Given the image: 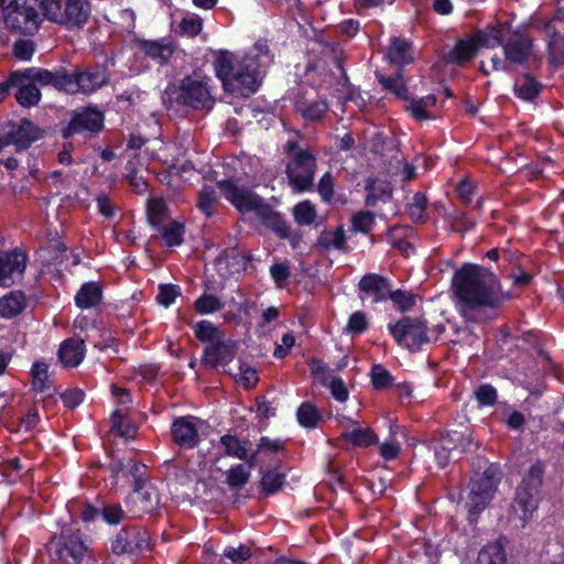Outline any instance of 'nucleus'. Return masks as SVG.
<instances>
[{
    "instance_id": "64",
    "label": "nucleus",
    "mask_w": 564,
    "mask_h": 564,
    "mask_svg": "<svg viewBox=\"0 0 564 564\" xmlns=\"http://www.w3.org/2000/svg\"><path fill=\"white\" fill-rule=\"evenodd\" d=\"M218 262H226L227 265L237 264L238 267H246L247 259L240 254L236 249H226L218 257Z\"/></svg>"
},
{
    "instance_id": "31",
    "label": "nucleus",
    "mask_w": 564,
    "mask_h": 564,
    "mask_svg": "<svg viewBox=\"0 0 564 564\" xmlns=\"http://www.w3.org/2000/svg\"><path fill=\"white\" fill-rule=\"evenodd\" d=\"M366 189L368 192L366 196V205L375 207L379 200H388L391 198L392 188L391 186L381 181L368 180Z\"/></svg>"
},
{
    "instance_id": "53",
    "label": "nucleus",
    "mask_w": 564,
    "mask_h": 564,
    "mask_svg": "<svg viewBox=\"0 0 564 564\" xmlns=\"http://www.w3.org/2000/svg\"><path fill=\"white\" fill-rule=\"evenodd\" d=\"M448 220L454 231L466 232L470 230L475 221L470 219L465 213L455 210L448 216Z\"/></svg>"
},
{
    "instance_id": "56",
    "label": "nucleus",
    "mask_w": 564,
    "mask_h": 564,
    "mask_svg": "<svg viewBox=\"0 0 564 564\" xmlns=\"http://www.w3.org/2000/svg\"><path fill=\"white\" fill-rule=\"evenodd\" d=\"M124 511L120 505L109 503L101 509V517L108 524H118L124 519Z\"/></svg>"
},
{
    "instance_id": "39",
    "label": "nucleus",
    "mask_w": 564,
    "mask_h": 564,
    "mask_svg": "<svg viewBox=\"0 0 564 564\" xmlns=\"http://www.w3.org/2000/svg\"><path fill=\"white\" fill-rule=\"evenodd\" d=\"M247 443L248 441L241 442L237 436L230 434L220 437V444L224 446L226 455L238 459L247 458Z\"/></svg>"
},
{
    "instance_id": "20",
    "label": "nucleus",
    "mask_w": 564,
    "mask_h": 564,
    "mask_svg": "<svg viewBox=\"0 0 564 564\" xmlns=\"http://www.w3.org/2000/svg\"><path fill=\"white\" fill-rule=\"evenodd\" d=\"M19 73V80H31L33 84L52 85L57 89L66 91L67 73L50 72L42 68H26L24 70H15Z\"/></svg>"
},
{
    "instance_id": "15",
    "label": "nucleus",
    "mask_w": 564,
    "mask_h": 564,
    "mask_svg": "<svg viewBox=\"0 0 564 564\" xmlns=\"http://www.w3.org/2000/svg\"><path fill=\"white\" fill-rule=\"evenodd\" d=\"M104 127V115L96 108H83L74 112L68 126L63 129V137L68 139L73 134L88 132H98Z\"/></svg>"
},
{
    "instance_id": "49",
    "label": "nucleus",
    "mask_w": 564,
    "mask_h": 564,
    "mask_svg": "<svg viewBox=\"0 0 564 564\" xmlns=\"http://www.w3.org/2000/svg\"><path fill=\"white\" fill-rule=\"evenodd\" d=\"M371 381L376 389H386L393 382L391 373L381 365L371 368Z\"/></svg>"
},
{
    "instance_id": "38",
    "label": "nucleus",
    "mask_w": 564,
    "mask_h": 564,
    "mask_svg": "<svg viewBox=\"0 0 564 564\" xmlns=\"http://www.w3.org/2000/svg\"><path fill=\"white\" fill-rule=\"evenodd\" d=\"M426 206V196L419 192L413 195L411 202L408 204L406 212L413 221L425 223L427 219Z\"/></svg>"
},
{
    "instance_id": "40",
    "label": "nucleus",
    "mask_w": 564,
    "mask_h": 564,
    "mask_svg": "<svg viewBox=\"0 0 564 564\" xmlns=\"http://www.w3.org/2000/svg\"><path fill=\"white\" fill-rule=\"evenodd\" d=\"M296 415H297L299 423L302 426H305L308 429L316 427L318 422L322 419V415H321L318 409L310 402L302 403L297 410Z\"/></svg>"
},
{
    "instance_id": "46",
    "label": "nucleus",
    "mask_w": 564,
    "mask_h": 564,
    "mask_svg": "<svg viewBox=\"0 0 564 564\" xmlns=\"http://www.w3.org/2000/svg\"><path fill=\"white\" fill-rule=\"evenodd\" d=\"M194 306L199 314H210L220 311L224 303L213 294H203L195 301Z\"/></svg>"
},
{
    "instance_id": "35",
    "label": "nucleus",
    "mask_w": 564,
    "mask_h": 564,
    "mask_svg": "<svg viewBox=\"0 0 564 564\" xmlns=\"http://www.w3.org/2000/svg\"><path fill=\"white\" fill-rule=\"evenodd\" d=\"M147 217L152 227H160L167 217V207L162 198H150L147 205Z\"/></svg>"
},
{
    "instance_id": "57",
    "label": "nucleus",
    "mask_w": 564,
    "mask_h": 564,
    "mask_svg": "<svg viewBox=\"0 0 564 564\" xmlns=\"http://www.w3.org/2000/svg\"><path fill=\"white\" fill-rule=\"evenodd\" d=\"M224 555L231 560L236 564H241L251 556V550L249 546L241 544L237 547L227 546L224 550Z\"/></svg>"
},
{
    "instance_id": "4",
    "label": "nucleus",
    "mask_w": 564,
    "mask_h": 564,
    "mask_svg": "<svg viewBox=\"0 0 564 564\" xmlns=\"http://www.w3.org/2000/svg\"><path fill=\"white\" fill-rule=\"evenodd\" d=\"M218 188L239 212H254L265 226L275 231L281 238H288L291 229L282 218L260 196L246 186H240L236 181L223 180L217 183Z\"/></svg>"
},
{
    "instance_id": "10",
    "label": "nucleus",
    "mask_w": 564,
    "mask_h": 564,
    "mask_svg": "<svg viewBox=\"0 0 564 564\" xmlns=\"http://www.w3.org/2000/svg\"><path fill=\"white\" fill-rule=\"evenodd\" d=\"M44 15L53 22L76 28L84 25L90 14L88 0H42Z\"/></svg>"
},
{
    "instance_id": "25",
    "label": "nucleus",
    "mask_w": 564,
    "mask_h": 564,
    "mask_svg": "<svg viewBox=\"0 0 564 564\" xmlns=\"http://www.w3.org/2000/svg\"><path fill=\"white\" fill-rule=\"evenodd\" d=\"M460 436L457 433H447L442 436L434 445V455L437 464L441 467H445L451 460L458 459L454 455L455 446Z\"/></svg>"
},
{
    "instance_id": "3",
    "label": "nucleus",
    "mask_w": 564,
    "mask_h": 564,
    "mask_svg": "<svg viewBox=\"0 0 564 564\" xmlns=\"http://www.w3.org/2000/svg\"><path fill=\"white\" fill-rule=\"evenodd\" d=\"M260 61L250 54L238 57L229 52H220L215 69L224 89L238 97H248L260 85Z\"/></svg>"
},
{
    "instance_id": "55",
    "label": "nucleus",
    "mask_w": 564,
    "mask_h": 564,
    "mask_svg": "<svg viewBox=\"0 0 564 564\" xmlns=\"http://www.w3.org/2000/svg\"><path fill=\"white\" fill-rule=\"evenodd\" d=\"M33 387L36 391L43 392L46 389L47 365L44 362H35L32 367Z\"/></svg>"
},
{
    "instance_id": "47",
    "label": "nucleus",
    "mask_w": 564,
    "mask_h": 564,
    "mask_svg": "<svg viewBox=\"0 0 564 564\" xmlns=\"http://www.w3.org/2000/svg\"><path fill=\"white\" fill-rule=\"evenodd\" d=\"M284 481V475L275 470H267L261 478V488L268 495L278 491Z\"/></svg>"
},
{
    "instance_id": "16",
    "label": "nucleus",
    "mask_w": 564,
    "mask_h": 564,
    "mask_svg": "<svg viewBox=\"0 0 564 564\" xmlns=\"http://www.w3.org/2000/svg\"><path fill=\"white\" fill-rule=\"evenodd\" d=\"M107 82L106 70L100 68L67 74L66 91L89 94L102 87Z\"/></svg>"
},
{
    "instance_id": "28",
    "label": "nucleus",
    "mask_w": 564,
    "mask_h": 564,
    "mask_svg": "<svg viewBox=\"0 0 564 564\" xmlns=\"http://www.w3.org/2000/svg\"><path fill=\"white\" fill-rule=\"evenodd\" d=\"M101 288L96 282L83 284L75 296V303L80 308H90L96 306L101 300Z\"/></svg>"
},
{
    "instance_id": "18",
    "label": "nucleus",
    "mask_w": 564,
    "mask_h": 564,
    "mask_svg": "<svg viewBox=\"0 0 564 564\" xmlns=\"http://www.w3.org/2000/svg\"><path fill=\"white\" fill-rule=\"evenodd\" d=\"M391 288L390 280L377 273L364 275L358 283L360 299L362 301L370 300L371 303L387 301Z\"/></svg>"
},
{
    "instance_id": "27",
    "label": "nucleus",
    "mask_w": 564,
    "mask_h": 564,
    "mask_svg": "<svg viewBox=\"0 0 564 564\" xmlns=\"http://www.w3.org/2000/svg\"><path fill=\"white\" fill-rule=\"evenodd\" d=\"M477 564H507L505 539H498L482 547L477 557Z\"/></svg>"
},
{
    "instance_id": "33",
    "label": "nucleus",
    "mask_w": 564,
    "mask_h": 564,
    "mask_svg": "<svg viewBox=\"0 0 564 564\" xmlns=\"http://www.w3.org/2000/svg\"><path fill=\"white\" fill-rule=\"evenodd\" d=\"M380 85L390 93L394 94L398 98L409 100V93L404 83L401 72H398L395 76L387 77L383 75H377Z\"/></svg>"
},
{
    "instance_id": "37",
    "label": "nucleus",
    "mask_w": 564,
    "mask_h": 564,
    "mask_svg": "<svg viewBox=\"0 0 564 564\" xmlns=\"http://www.w3.org/2000/svg\"><path fill=\"white\" fill-rule=\"evenodd\" d=\"M343 436L359 447H366L377 442V436L369 427H354L344 432Z\"/></svg>"
},
{
    "instance_id": "21",
    "label": "nucleus",
    "mask_w": 564,
    "mask_h": 564,
    "mask_svg": "<svg viewBox=\"0 0 564 564\" xmlns=\"http://www.w3.org/2000/svg\"><path fill=\"white\" fill-rule=\"evenodd\" d=\"M173 441L183 448H194L199 442L198 430L189 417L176 419L171 427Z\"/></svg>"
},
{
    "instance_id": "30",
    "label": "nucleus",
    "mask_w": 564,
    "mask_h": 564,
    "mask_svg": "<svg viewBox=\"0 0 564 564\" xmlns=\"http://www.w3.org/2000/svg\"><path fill=\"white\" fill-rule=\"evenodd\" d=\"M387 56L391 63L397 65L409 64L413 59L411 56L410 43L399 37H394L391 40V44L389 45Z\"/></svg>"
},
{
    "instance_id": "63",
    "label": "nucleus",
    "mask_w": 564,
    "mask_h": 564,
    "mask_svg": "<svg viewBox=\"0 0 564 564\" xmlns=\"http://www.w3.org/2000/svg\"><path fill=\"white\" fill-rule=\"evenodd\" d=\"M237 381L242 383L246 388L254 386L258 381L257 371L249 367L247 364H240L239 375H236Z\"/></svg>"
},
{
    "instance_id": "8",
    "label": "nucleus",
    "mask_w": 564,
    "mask_h": 564,
    "mask_svg": "<svg viewBox=\"0 0 564 564\" xmlns=\"http://www.w3.org/2000/svg\"><path fill=\"white\" fill-rule=\"evenodd\" d=\"M500 481L501 471L496 465H489L482 473H477L473 476L465 502L470 516H477L487 508Z\"/></svg>"
},
{
    "instance_id": "1",
    "label": "nucleus",
    "mask_w": 564,
    "mask_h": 564,
    "mask_svg": "<svg viewBox=\"0 0 564 564\" xmlns=\"http://www.w3.org/2000/svg\"><path fill=\"white\" fill-rule=\"evenodd\" d=\"M498 45H502L505 56L511 65H523L532 53L530 37L519 31H511L508 23H498L476 31L469 39L458 41L448 53V61L459 64L470 59L480 47Z\"/></svg>"
},
{
    "instance_id": "23",
    "label": "nucleus",
    "mask_w": 564,
    "mask_h": 564,
    "mask_svg": "<svg viewBox=\"0 0 564 564\" xmlns=\"http://www.w3.org/2000/svg\"><path fill=\"white\" fill-rule=\"evenodd\" d=\"M132 499L138 505V511L144 513L152 512L160 503L158 489L149 482L134 486Z\"/></svg>"
},
{
    "instance_id": "26",
    "label": "nucleus",
    "mask_w": 564,
    "mask_h": 564,
    "mask_svg": "<svg viewBox=\"0 0 564 564\" xmlns=\"http://www.w3.org/2000/svg\"><path fill=\"white\" fill-rule=\"evenodd\" d=\"M26 306V297L20 291H11L0 299V315L11 318L19 315Z\"/></svg>"
},
{
    "instance_id": "41",
    "label": "nucleus",
    "mask_w": 564,
    "mask_h": 564,
    "mask_svg": "<svg viewBox=\"0 0 564 564\" xmlns=\"http://www.w3.org/2000/svg\"><path fill=\"white\" fill-rule=\"evenodd\" d=\"M250 471L246 465L238 464L227 471L226 482L231 489H241L249 480Z\"/></svg>"
},
{
    "instance_id": "22",
    "label": "nucleus",
    "mask_w": 564,
    "mask_h": 564,
    "mask_svg": "<svg viewBox=\"0 0 564 564\" xmlns=\"http://www.w3.org/2000/svg\"><path fill=\"white\" fill-rule=\"evenodd\" d=\"M85 356V343L80 338H68L61 344L58 358L64 367L78 366Z\"/></svg>"
},
{
    "instance_id": "58",
    "label": "nucleus",
    "mask_w": 564,
    "mask_h": 564,
    "mask_svg": "<svg viewBox=\"0 0 564 564\" xmlns=\"http://www.w3.org/2000/svg\"><path fill=\"white\" fill-rule=\"evenodd\" d=\"M203 21L197 17H186L180 23V31L182 34L195 36L200 33Z\"/></svg>"
},
{
    "instance_id": "9",
    "label": "nucleus",
    "mask_w": 564,
    "mask_h": 564,
    "mask_svg": "<svg viewBox=\"0 0 564 564\" xmlns=\"http://www.w3.org/2000/svg\"><path fill=\"white\" fill-rule=\"evenodd\" d=\"M39 9L43 10L42 0H2L7 28L24 34H32L37 30Z\"/></svg>"
},
{
    "instance_id": "17",
    "label": "nucleus",
    "mask_w": 564,
    "mask_h": 564,
    "mask_svg": "<svg viewBox=\"0 0 564 564\" xmlns=\"http://www.w3.org/2000/svg\"><path fill=\"white\" fill-rule=\"evenodd\" d=\"M237 350L238 343L225 336L212 345H206L203 351L202 364L210 369L220 365H228L235 359Z\"/></svg>"
},
{
    "instance_id": "42",
    "label": "nucleus",
    "mask_w": 564,
    "mask_h": 564,
    "mask_svg": "<svg viewBox=\"0 0 564 564\" xmlns=\"http://www.w3.org/2000/svg\"><path fill=\"white\" fill-rule=\"evenodd\" d=\"M161 235L167 246H180L183 242L184 227L177 221H170L161 227Z\"/></svg>"
},
{
    "instance_id": "32",
    "label": "nucleus",
    "mask_w": 564,
    "mask_h": 564,
    "mask_svg": "<svg viewBox=\"0 0 564 564\" xmlns=\"http://www.w3.org/2000/svg\"><path fill=\"white\" fill-rule=\"evenodd\" d=\"M12 87H18L15 98L24 107L35 106L41 98L39 88L31 80H19Z\"/></svg>"
},
{
    "instance_id": "34",
    "label": "nucleus",
    "mask_w": 564,
    "mask_h": 564,
    "mask_svg": "<svg viewBox=\"0 0 564 564\" xmlns=\"http://www.w3.org/2000/svg\"><path fill=\"white\" fill-rule=\"evenodd\" d=\"M194 333L197 339L206 345H212L225 337V334L209 321L198 322L194 326Z\"/></svg>"
},
{
    "instance_id": "44",
    "label": "nucleus",
    "mask_w": 564,
    "mask_h": 564,
    "mask_svg": "<svg viewBox=\"0 0 564 564\" xmlns=\"http://www.w3.org/2000/svg\"><path fill=\"white\" fill-rule=\"evenodd\" d=\"M216 203L217 194L215 189L210 186H204L198 193L197 207L199 210L207 217H210L214 214Z\"/></svg>"
},
{
    "instance_id": "51",
    "label": "nucleus",
    "mask_w": 564,
    "mask_h": 564,
    "mask_svg": "<svg viewBox=\"0 0 564 564\" xmlns=\"http://www.w3.org/2000/svg\"><path fill=\"white\" fill-rule=\"evenodd\" d=\"M451 433H457L460 436V440L457 441L455 449H453L454 455L457 456V458H460L463 454L474 453L477 451L478 444L474 442L469 433H464L459 431H452Z\"/></svg>"
},
{
    "instance_id": "61",
    "label": "nucleus",
    "mask_w": 564,
    "mask_h": 564,
    "mask_svg": "<svg viewBox=\"0 0 564 564\" xmlns=\"http://www.w3.org/2000/svg\"><path fill=\"white\" fill-rule=\"evenodd\" d=\"M270 274L278 288H283L286 280L291 276L290 268L285 263H274L271 265Z\"/></svg>"
},
{
    "instance_id": "60",
    "label": "nucleus",
    "mask_w": 564,
    "mask_h": 564,
    "mask_svg": "<svg viewBox=\"0 0 564 564\" xmlns=\"http://www.w3.org/2000/svg\"><path fill=\"white\" fill-rule=\"evenodd\" d=\"M480 405H494L497 401V391L489 384H482L475 391Z\"/></svg>"
},
{
    "instance_id": "2",
    "label": "nucleus",
    "mask_w": 564,
    "mask_h": 564,
    "mask_svg": "<svg viewBox=\"0 0 564 564\" xmlns=\"http://www.w3.org/2000/svg\"><path fill=\"white\" fill-rule=\"evenodd\" d=\"M452 286L463 315L480 307H497L510 300V292H503L497 276L488 269L466 263L455 271Z\"/></svg>"
},
{
    "instance_id": "12",
    "label": "nucleus",
    "mask_w": 564,
    "mask_h": 564,
    "mask_svg": "<svg viewBox=\"0 0 564 564\" xmlns=\"http://www.w3.org/2000/svg\"><path fill=\"white\" fill-rule=\"evenodd\" d=\"M111 549L117 555H139L150 549V533L143 527H124L115 536Z\"/></svg>"
},
{
    "instance_id": "50",
    "label": "nucleus",
    "mask_w": 564,
    "mask_h": 564,
    "mask_svg": "<svg viewBox=\"0 0 564 564\" xmlns=\"http://www.w3.org/2000/svg\"><path fill=\"white\" fill-rule=\"evenodd\" d=\"M375 224L373 214L370 212H359L352 216L351 228L356 232L367 234Z\"/></svg>"
},
{
    "instance_id": "6",
    "label": "nucleus",
    "mask_w": 564,
    "mask_h": 564,
    "mask_svg": "<svg viewBox=\"0 0 564 564\" xmlns=\"http://www.w3.org/2000/svg\"><path fill=\"white\" fill-rule=\"evenodd\" d=\"M210 78L186 76L177 86L167 87L163 94V102L171 110L185 107L193 110L208 111L215 105L212 95Z\"/></svg>"
},
{
    "instance_id": "48",
    "label": "nucleus",
    "mask_w": 564,
    "mask_h": 564,
    "mask_svg": "<svg viewBox=\"0 0 564 564\" xmlns=\"http://www.w3.org/2000/svg\"><path fill=\"white\" fill-rule=\"evenodd\" d=\"M112 429L116 430L120 436L126 438L134 437L137 434V427L127 422L124 415L120 411H115L112 413Z\"/></svg>"
},
{
    "instance_id": "11",
    "label": "nucleus",
    "mask_w": 564,
    "mask_h": 564,
    "mask_svg": "<svg viewBox=\"0 0 564 564\" xmlns=\"http://www.w3.org/2000/svg\"><path fill=\"white\" fill-rule=\"evenodd\" d=\"M389 329L397 343L410 350L431 341L426 324L417 318L403 317L394 325H389Z\"/></svg>"
},
{
    "instance_id": "24",
    "label": "nucleus",
    "mask_w": 564,
    "mask_h": 564,
    "mask_svg": "<svg viewBox=\"0 0 564 564\" xmlns=\"http://www.w3.org/2000/svg\"><path fill=\"white\" fill-rule=\"evenodd\" d=\"M139 44L148 57L159 62L160 64L167 63L174 53L173 43L165 39L160 41L141 40Z\"/></svg>"
},
{
    "instance_id": "43",
    "label": "nucleus",
    "mask_w": 564,
    "mask_h": 564,
    "mask_svg": "<svg viewBox=\"0 0 564 564\" xmlns=\"http://www.w3.org/2000/svg\"><path fill=\"white\" fill-rule=\"evenodd\" d=\"M328 105L325 100H314L310 104L301 102L297 105V110L301 115L308 120H318L327 111Z\"/></svg>"
},
{
    "instance_id": "5",
    "label": "nucleus",
    "mask_w": 564,
    "mask_h": 564,
    "mask_svg": "<svg viewBox=\"0 0 564 564\" xmlns=\"http://www.w3.org/2000/svg\"><path fill=\"white\" fill-rule=\"evenodd\" d=\"M544 473L545 464L541 460L534 462L517 487L507 517L513 528L523 529L536 511Z\"/></svg>"
},
{
    "instance_id": "19",
    "label": "nucleus",
    "mask_w": 564,
    "mask_h": 564,
    "mask_svg": "<svg viewBox=\"0 0 564 564\" xmlns=\"http://www.w3.org/2000/svg\"><path fill=\"white\" fill-rule=\"evenodd\" d=\"M26 267V256L18 250L0 254V284L11 285L22 276Z\"/></svg>"
},
{
    "instance_id": "13",
    "label": "nucleus",
    "mask_w": 564,
    "mask_h": 564,
    "mask_svg": "<svg viewBox=\"0 0 564 564\" xmlns=\"http://www.w3.org/2000/svg\"><path fill=\"white\" fill-rule=\"evenodd\" d=\"M50 553L57 560L67 562V557L78 564L87 551V546L77 533L66 535L64 532L58 540L53 539L48 543Z\"/></svg>"
},
{
    "instance_id": "62",
    "label": "nucleus",
    "mask_w": 564,
    "mask_h": 564,
    "mask_svg": "<svg viewBox=\"0 0 564 564\" xmlns=\"http://www.w3.org/2000/svg\"><path fill=\"white\" fill-rule=\"evenodd\" d=\"M180 294V289L176 285L166 284V285H160V291L156 296L158 302L165 307L171 305L176 296Z\"/></svg>"
},
{
    "instance_id": "29",
    "label": "nucleus",
    "mask_w": 564,
    "mask_h": 564,
    "mask_svg": "<svg viewBox=\"0 0 564 564\" xmlns=\"http://www.w3.org/2000/svg\"><path fill=\"white\" fill-rule=\"evenodd\" d=\"M541 88L542 85L530 74H523L514 83L516 95L525 101L534 100Z\"/></svg>"
},
{
    "instance_id": "36",
    "label": "nucleus",
    "mask_w": 564,
    "mask_h": 564,
    "mask_svg": "<svg viewBox=\"0 0 564 564\" xmlns=\"http://www.w3.org/2000/svg\"><path fill=\"white\" fill-rule=\"evenodd\" d=\"M317 243L323 249L330 247L337 250H346V236L343 227H337L334 231H324L318 237Z\"/></svg>"
},
{
    "instance_id": "7",
    "label": "nucleus",
    "mask_w": 564,
    "mask_h": 564,
    "mask_svg": "<svg viewBox=\"0 0 564 564\" xmlns=\"http://www.w3.org/2000/svg\"><path fill=\"white\" fill-rule=\"evenodd\" d=\"M284 151L289 156L285 173L295 192H306L313 187L316 172V159L295 140L285 143Z\"/></svg>"
},
{
    "instance_id": "52",
    "label": "nucleus",
    "mask_w": 564,
    "mask_h": 564,
    "mask_svg": "<svg viewBox=\"0 0 564 564\" xmlns=\"http://www.w3.org/2000/svg\"><path fill=\"white\" fill-rule=\"evenodd\" d=\"M549 61L554 66L564 64V36L549 41Z\"/></svg>"
},
{
    "instance_id": "14",
    "label": "nucleus",
    "mask_w": 564,
    "mask_h": 564,
    "mask_svg": "<svg viewBox=\"0 0 564 564\" xmlns=\"http://www.w3.org/2000/svg\"><path fill=\"white\" fill-rule=\"evenodd\" d=\"M0 134L9 144L18 148H28L33 141L41 138V130L31 121L22 120L21 123L7 121L0 126Z\"/></svg>"
},
{
    "instance_id": "54",
    "label": "nucleus",
    "mask_w": 564,
    "mask_h": 564,
    "mask_svg": "<svg viewBox=\"0 0 564 564\" xmlns=\"http://www.w3.org/2000/svg\"><path fill=\"white\" fill-rule=\"evenodd\" d=\"M388 299H390L402 312L411 310L415 304V297L412 294L401 290H391Z\"/></svg>"
},
{
    "instance_id": "45",
    "label": "nucleus",
    "mask_w": 564,
    "mask_h": 564,
    "mask_svg": "<svg viewBox=\"0 0 564 564\" xmlns=\"http://www.w3.org/2000/svg\"><path fill=\"white\" fill-rule=\"evenodd\" d=\"M294 218L301 226L311 225L316 218V210L314 205L304 200L294 207Z\"/></svg>"
},
{
    "instance_id": "59",
    "label": "nucleus",
    "mask_w": 564,
    "mask_h": 564,
    "mask_svg": "<svg viewBox=\"0 0 564 564\" xmlns=\"http://www.w3.org/2000/svg\"><path fill=\"white\" fill-rule=\"evenodd\" d=\"M317 191L325 202H330L334 196V177L330 172H326L318 182Z\"/></svg>"
}]
</instances>
